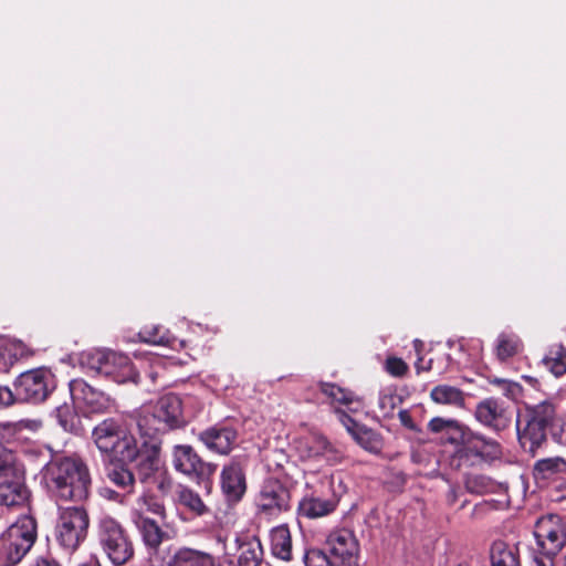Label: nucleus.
Wrapping results in <instances>:
<instances>
[{
	"label": "nucleus",
	"mask_w": 566,
	"mask_h": 566,
	"mask_svg": "<svg viewBox=\"0 0 566 566\" xmlns=\"http://www.w3.org/2000/svg\"><path fill=\"white\" fill-rule=\"evenodd\" d=\"M338 503L335 493L329 497L305 496L298 504L300 513L308 518H317L332 513Z\"/></svg>",
	"instance_id": "4be33fe9"
},
{
	"label": "nucleus",
	"mask_w": 566,
	"mask_h": 566,
	"mask_svg": "<svg viewBox=\"0 0 566 566\" xmlns=\"http://www.w3.org/2000/svg\"><path fill=\"white\" fill-rule=\"evenodd\" d=\"M77 566H102L96 556H90L86 560L82 562Z\"/></svg>",
	"instance_id": "864d4df0"
},
{
	"label": "nucleus",
	"mask_w": 566,
	"mask_h": 566,
	"mask_svg": "<svg viewBox=\"0 0 566 566\" xmlns=\"http://www.w3.org/2000/svg\"><path fill=\"white\" fill-rule=\"evenodd\" d=\"M516 429L521 447L532 455H535L546 441V427L527 418L524 427H522V421L517 419Z\"/></svg>",
	"instance_id": "412c9836"
},
{
	"label": "nucleus",
	"mask_w": 566,
	"mask_h": 566,
	"mask_svg": "<svg viewBox=\"0 0 566 566\" xmlns=\"http://www.w3.org/2000/svg\"><path fill=\"white\" fill-rule=\"evenodd\" d=\"M422 366H423V365H422V358H421V357H419V358H418V360H417V361H416V364H415V367H416V369H417V373L423 371V369H422L423 367H422Z\"/></svg>",
	"instance_id": "4d7b16f0"
},
{
	"label": "nucleus",
	"mask_w": 566,
	"mask_h": 566,
	"mask_svg": "<svg viewBox=\"0 0 566 566\" xmlns=\"http://www.w3.org/2000/svg\"><path fill=\"white\" fill-rule=\"evenodd\" d=\"M385 367L395 377H402L408 371V365L398 357H388Z\"/></svg>",
	"instance_id": "a18cd8bd"
},
{
	"label": "nucleus",
	"mask_w": 566,
	"mask_h": 566,
	"mask_svg": "<svg viewBox=\"0 0 566 566\" xmlns=\"http://www.w3.org/2000/svg\"><path fill=\"white\" fill-rule=\"evenodd\" d=\"M238 566H262L263 548L256 537L237 538Z\"/></svg>",
	"instance_id": "5701e85b"
},
{
	"label": "nucleus",
	"mask_w": 566,
	"mask_h": 566,
	"mask_svg": "<svg viewBox=\"0 0 566 566\" xmlns=\"http://www.w3.org/2000/svg\"><path fill=\"white\" fill-rule=\"evenodd\" d=\"M545 367L556 377L566 373V348L560 345L553 346L543 358Z\"/></svg>",
	"instance_id": "f704fd0d"
},
{
	"label": "nucleus",
	"mask_w": 566,
	"mask_h": 566,
	"mask_svg": "<svg viewBox=\"0 0 566 566\" xmlns=\"http://www.w3.org/2000/svg\"><path fill=\"white\" fill-rule=\"evenodd\" d=\"M23 469L11 451L0 453V475H13V480L0 481V514L4 509L23 505L28 500V490L23 483Z\"/></svg>",
	"instance_id": "0eeeda50"
},
{
	"label": "nucleus",
	"mask_w": 566,
	"mask_h": 566,
	"mask_svg": "<svg viewBox=\"0 0 566 566\" xmlns=\"http://www.w3.org/2000/svg\"><path fill=\"white\" fill-rule=\"evenodd\" d=\"M534 471L543 479H549L555 474H565L566 460L562 457L541 459L535 463Z\"/></svg>",
	"instance_id": "473e14b6"
},
{
	"label": "nucleus",
	"mask_w": 566,
	"mask_h": 566,
	"mask_svg": "<svg viewBox=\"0 0 566 566\" xmlns=\"http://www.w3.org/2000/svg\"><path fill=\"white\" fill-rule=\"evenodd\" d=\"M450 426H455V419L436 417L429 421L428 429L433 433H446Z\"/></svg>",
	"instance_id": "49530a36"
},
{
	"label": "nucleus",
	"mask_w": 566,
	"mask_h": 566,
	"mask_svg": "<svg viewBox=\"0 0 566 566\" xmlns=\"http://www.w3.org/2000/svg\"><path fill=\"white\" fill-rule=\"evenodd\" d=\"M167 566H217V559L208 552L180 546L170 553Z\"/></svg>",
	"instance_id": "6ab92c4d"
},
{
	"label": "nucleus",
	"mask_w": 566,
	"mask_h": 566,
	"mask_svg": "<svg viewBox=\"0 0 566 566\" xmlns=\"http://www.w3.org/2000/svg\"><path fill=\"white\" fill-rule=\"evenodd\" d=\"M107 349H91L78 355V365L84 373L95 376L104 374V366L108 355Z\"/></svg>",
	"instance_id": "c85d7f7f"
},
{
	"label": "nucleus",
	"mask_w": 566,
	"mask_h": 566,
	"mask_svg": "<svg viewBox=\"0 0 566 566\" xmlns=\"http://www.w3.org/2000/svg\"><path fill=\"white\" fill-rule=\"evenodd\" d=\"M237 431L229 426H214L201 431L198 439L211 451L228 454L237 441Z\"/></svg>",
	"instance_id": "dca6fc26"
},
{
	"label": "nucleus",
	"mask_w": 566,
	"mask_h": 566,
	"mask_svg": "<svg viewBox=\"0 0 566 566\" xmlns=\"http://www.w3.org/2000/svg\"><path fill=\"white\" fill-rule=\"evenodd\" d=\"M492 566H521L518 547L504 541H495L491 547Z\"/></svg>",
	"instance_id": "a878e982"
},
{
	"label": "nucleus",
	"mask_w": 566,
	"mask_h": 566,
	"mask_svg": "<svg viewBox=\"0 0 566 566\" xmlns=\"http://www.w3.org/2000/svg\"><path fill=\"white\" fill-rule=\"evenodd\" d=\"M142 436L149 438L184 424L181 399L172 394L160 397L155 403L143 406L135 418Z\"/></svg>",
	"instance_id": "f03ea898"
},
{
	"label": "nucleus",
	"mask_w": 566,
	"mask_h": 566,
	"mask_svg": "<svg viewBox=\"0 0 566 566\" xmlns=\"http://www.w3.org/2000/svg\"><path fill=\"white\" fill-rule=\"evenodd\" d=\"M53 389V375L44 368L24 371L14 381L17 399L25 402H42Z\"/></svg>",
	"instance_id": "6e6552de"
},
{
	"label": "nucleus",
	"mask_w": 566,
	"mask_h": 566,
	"mask_svg": "<svg viewBox=\"0 0 566 566\" xmlns=\"http://www.w3.org/2000/svg\"><path fill=\"white\" fill-rule=\"evenodd\" d=\"M30 566H61L54 558L38 557Z\"/></svg>",
	"instance_id": "3c124183"
},
{
	"label": "nucleus",
	"mask_w": 566,
	"mask_h": 566,
	"mask_svg": "<svg viewBox=\"0 0 566 566\" xmlns=\"http://www.w3.org/2000/svg\"><path fill=\"white\" fill-rule=\"evenodd\" d=\"M29 354L28 347L21 340L0 338V373H8L19 359Z\"/></svg>",
	"instance_id": "b1692460"
},
{
	"label": "nucleus",
	"mask_w": 566,
	"mask_h": 566,
	"mask_svg": "<svg viewBox=\"0 0 566 566\" xmlns=\"http://www.w3.org/2000/svg\"><path fill=\"white\" fill-rule=\"evenodd\" d=\"M474 416L482 426L494 431L505 430L512 420L510 410L503 402L494 398L480 401L475 407Z\"/></svg>",
	"instance_id": "4468645a"
},
{
	"label": "nucleus",
	"mask_w": 566,
	"mask_h": 566,
	"mask_svg": "<svg viewBox=\"0 0 566 566\" xmlns=\"http://www.w3.org/2000/svg\"><path fill=\"white\" fill-rule=\"evenodd\" d=\"M108 478L113 483L123 489L133 486L135 481L133 473L123 465H115L109 470Z\"/></svg>",
	"instance_id": "a19ab883"
},
{
	"label": "nucleus",
	"mask_w": 566,
	"mask_h": 566,
	"mask_svg": "<svg viewBox=\"0 0 566 566\" xmlns=\"http://www.w3.org/2000/svg\"><path fill=\"white\" fill-rule=\"evenodd\" d=\"M88 525L90 517L83 506L59 507L54 537L61 547L74 552L85 541Z\"/></svg>",
	"instance_id": "39448f33"
},
{
	"label": "nucleus",
	"mask_w": 566,
	"mask_h": 566,
	"mask_svg": "<svg viewBox=\"0 0 566 566\" xmlns=\"http://www.w3.org/2000/svg\"><path fill=\"white\" fill-rule=\"evenodd\" d=\"M138 337L142 342L153 345H163L171 348L184 346V340L172 337L168 331L158 325L145 326L138 333Z\"/></svg>",
	"instance_id": "cd10ccee"
},
{
	"label": "nucleus",
	"mask_w": 566,
	"mask_h": 566,
	"mask_svg": "<svg viewBox=\"0 0 566 566\" xmlns=\"http://www.w3.org/2000/svg\"><path fill=\"white\" fill-rule=\"evenodd\" d=\"M555 555L556 554H548L547 552H539L537 549H533V566H554Z\"/></svg>",
	"instance_id": "de8ad7c7"
},
{
	"label": "nucleus",
	"mask_w": 566,
	"mask_h": 566,
	"mask_svg": "<svg viewBox=\"0 0 566 566\" xmlns=\"http://www.w3.org/2000/svg\"><path fill=\"white\" fill-rule=\"evenodd\" d=\"M271 554L281 560L290 562L292 559V538L286 525H280L270 532Z\"/></svg>",
	"instance_id": "393cba45"
},
{
	"label": "nucleus",
	"mask_w": 566,
	"mask_h": 566,
	"mask_svg": "<svg viewBox=\"0 0 566 566\" xmlns=\"http://www.w3.org/2000/svg\"><path fill=\"white\" fill-rule=\"evenodd\" d=\"M43 479L57 501L87 499L91 475L87 465L75 457L55 458L43 469Z\"/></svg>",
	"instance_id": "f257e3e1"
},
{
	"label": "nucleus",
	"mask_w": 566,
	"mask_h": 566,
	"mask_svg": "<svg viewBox=\"0 0 566 566\" xmlns=\"http://www.w3.org/2000/svg\"><path fill=\"white\" fill-rule=\"evenodd\" d=\"M305 566H337L332 555L322 549H310L304 555Z\"/></svg>",
	"instance_id": "ea45409f"
},
{
	"label": "nucleus",
	"mask_w": 566,
	"mask_h": 566,
	"mask_svg": "<svg viewBox=\"0 0 566 566\" xmlns=\"http://www.w3.org/2000/svg\"><path fill=\"white\" fill-rule=\"evenodd\" d=\"M461 460L469 461L471 464L482 462L491 463L501 459L503 451L499 442L484 436L472 433L467 440L465 447H460L457 451Z\"/></svg>",
	"instance_id": "9b49d317"
},
{
	"label": "nucleus",
	"mask_w": 566,
	"mask_h": 566,
	"mask_svg": "<svg viewBox=\"0 0 566 566\" xmlns=\"http://www.w3.org/2000/svg\"><path fill=\"white\" fill-rule=\"evenodd\" d=\"M472 431L455 420V426H450L449 430L444 434L451 444L465 447L467 440L469 439V436H472Z\"/></svg>",
	"instance_id": "79ce46f5"
},
{
	"label": "nucleus",
	"mask_w": 566,
	"mask_h": 566,
	"mask_svg": "<svg viewBox=\"0 0 566 566\" xmlns=\"http://www.w3.org/2000/svg\"><path fill=\"white\" fill-rule=\"evenodd\" d=\"M335 411L338 415L339 421L345 426L347 431L353 436V431H356L357 427H360V426L358 423H356L348 415L340 411L338 408H336Z\"/></svg>",
	"instance_id": "8fccbe9b"
},
{
	"label": "nucleus",
	"mask_w": 566,
	"mask_h": 566,
	"mask_svg": "<svg viewBox=\"0 0 566 566\" xmlns=\"http://www.w3.org/2000/svg\"><path fill=\"white\" fill-rule=\"evenodd\" d=\"M36 539V523L24 515L13 523L1 537V555L8 565L18 564Z\"/></svg>",
	"instance_id": "423d86ee"
},
{
	"label": "nucleus",
	"mask_w": 566,
	"mask_h": 566,
	"mask_svg": "<svg viewBox=\"0 0 566 566\" xmlns=\"http://www.w3.org/2000/svg\"><path fill=\"white\" fill-rule=\"evenodd\" d=\"M326 549L337 566H359V543L352 531H333L326 539Z\"/></svg>",
	"instance_id": "9d476101"
},
{
	"label": "nucleus",
	"mask_w": 566,
	"mask_h": 566,
	"mask_svg": "<svg viewBox=\"0 0 566 566\" xmlns=\"http://www.w3.org/2000/svg\"><path fill=\"white\" fill-rule=\"evenodd\" d=\"M431 365H432V360H429L426 365H423V366H422V367H423V368H422V369H423V371H428V370H430V369H431Z\"/></svg>",
	"instance_id": "bf43d9fd"
},
{
	"label": "nucleus",
	"mask_w": 566,
	"mask_h": 566,
	"mask_svg": "<svg viewBox=\"0 0 566 566\" xmlns=\"http://www.w3.org/2000/svg\"><path fill=\"white\" fill-rule=\"evenodd\" d=\"M554 417L555 406L549 401H542L541 403L534 406L527 415L528 419L536 421L546 428L552 422Z\"/></svg>",
	"instance_id": "e433bc0d"
},
{
	"label": "nucleus",
	"mask_w": 566,
	"mask_h": 566,
	"mask_svg": "<svg viewBox=\"0 0 566 566\" xmlns=\"http://www.w3.org/2000/svg\"><path fill=\"white\" fill-rule=\"evenodd\" d=\"M536 548L539 552L557 554L566 543V527L559 515L541 516L534 526Z\"/></svg>",
	"instance_id": "1a4fd4ad"
},
{
	"label": "nucleus",
	"mask_w": 566,
	"mask_h": 566,
	"mask_svg": "<svg viewBox=\"0 0 566 566\" xmlns=\"http://www.w3.org/2000/svg\"><path fill=\"white\" fill-rule=\"evenodd\" d=\"M321 391L328 398L332 405L346 407H349L353 403L359 405V400L353 395V392L334 384H322Z\"/></svg>",
	"instance_id": "72a5a7b5"
},
{
	"label": "nucleus",
	"mask_w": 566,
	"mask_h": 566,
	"mask_svg": "<svg viewBox=\"0 0 566 566\" xmlns=\"http://www.w3.org/2000/svg\"><path fill=\"white\" fill-rule=\"evenodd\" d=\"M96 447L118 462H133L138 455V444L126 422L105 419L93 430Z\"/></svg>",
	"instance_id": "7ed1b4c3"
},
{
	"label": "nucleus",
	"mask_w": 566,
	"mask_h": 566,
	"mask_svg": "<svg viewBox=\"0 0 566 566\" xmlns=\"http://www.w3.org/2000/svg\"><path fill=\"white\" fill-rule=\"evenodd\" d=\"M478 560L473 559H463L458 563H455L453 566H478Z\"/></svg>",
	"instance_id": "5fc2aeb1"
},
{
	"label": "nucleus",
	"mask_w": 566,
	"mask_h": 566,
	"mask_svg": "<svg viewBox=\"0 0 566 566\" xmlns=\"http://www.w3.org/2000/svg\"><path fill=\"white\" fill-rule=\"evenodd\" d=\"M413 343H415L416 350L419 353L420 352V347L422 346V343L419 339H416Z\"/></svg>",
	"instance_id": "13d9d810"
},
{
	"label": "nucleus",
	"mask_w": 566,
	"mask_h": 566,
	"mask_svg": "<svg viewBox=\"0 0 566 566\" xmlns=\"http://www.w3.org/2000/svg\"><path fill=\"white\" fill-rule=\"evenodd\" d=\"M138 509H140L142 516H145V513L147 512L154 513L156 515H163L165 512V509L160 503L147 495H142L136 500V503L132 510V518L136 517V515L139 513Z\"/></svg>",
	"instance_id": "58836bf2"
},
{
	"label": "nucleus",
	"mask_w": 566,
	"mask_h": 566,
	"mask_svg": "<svg viewBox=\"0 0 566 566\" xmlns=\"http://www.w3.org/2000/svg\"><path fill=\"white\" fill-rule=\"evenodd\" d=\"M14 399L15 392L13 394L9 387L0 386V408L12 405Z\"/></svg>",
	"instance_id": "09e8293b"
},
{
	"label": "nucleus",
	"mask_w": 566,
	"mask_h": 566,
	"mask_svg": "<svg viewBox=\"0 0 566 566\" xmlns=\"http://www.w3.org/2000/svg\"><path fill=\"white\" fill-rule=\"evenodd\" d=\"M103 376L111 378L117 384L137 382L138 378V374L129 358L126 355L112 350L108 352Z\"/></svg>",
	"instance_id": "a211bd4d"
},
{
	"label": "nucleus",
	"mask_w": 566,
	"mask_h": 566,
	"mask_svg": "<svg viewBox=\"0 0 566 566\" xmlns=\"http://www.w3.org/2000/svg\"><path fill=\"white\" fill-rule=\"evenodd\" d=\"M221 488L230 501H239L245 492V476L239 462L226 465L221 473Z\"/></svg>",
	"instance_id": "aec40b11"
},
{
	"label": "nucleus",
	"mask_w": 566,
	"mask_h": 566,
	"mask_svg": "<svg viewBox=\"0 0 566 566\" xmlns=\"http://www.w3.org/2000/svg\"><path fill=\"white\" fill-rule=\"evenodd\" d=\"M553 438L558 444L566 447V428H563L559 432H555Z\"/></svg>",
	"instance_id": "603ef678"
},
{
	"label": "nucleus",
	"mask_w": 566,
	"mask_h": 566,
	"mask_svg": "<svg viewBox=\"0 0 566 566\" xmlns=\"http://www.w3.org/2000/svg\"><path fill=\"white\" fill-rule=\"evenodd\" d=\"M398 397L390 391H381L378 398V406L382 416H389L392 413L397 406Z\"/></svg>",
	"instance_id": "c03bdc74"
},
{
	"label": "nucleus",
	"mask_w": 566,
	"mask_h": 566,
	"mask_svg": "<svg viewBox=\"0 0 566 566\" xmlns=\"http://www.w3.org/2000/svg\"><path fill=\"white\" fill-rule=\"evenodd\" d=\"M70 392L74 402L81 405L87 412L103 413L115 408V401L105 392L90 386L82 379L70 382Z\"/></svg>",
	"instance_id": "f8f14e48"
},
{
	"label": "nucleus",
	"mask_w": 566,
	"mask_h": 566,
	"mask_svg": "<svg viewBox=\"0 0 566 566\" xmlns=\"http://www.w3.org/2000/svg\"><path fill=\"white\" fill-rule=\"evenodd\" d=\"M353 437L359 446L371 453H378L382 448L379 434L366 427H357L356 431H353Z\"/></svg>",
	"instance_id": "c9c22d12"
},
{
	"label": "nucleus",
	"mask_w": 566,
	"mask_h": 566,
	"mask_svg": "<svg viewBox=\"0 0 566 566\" xmlns=\"http://www.w3.org/2000/svg\"><path fill=\"white\" fill-rule=\"evenodd\" d=\"M491 384L495 385L510 399L515 400L522 395V386L516 381L494 378Z\"/></svg>",
	"instance_id": "37998d69"
},
{
	"label": "nucleus",
	"mask_w": 566,
	"mask_h": 566,
	"mask_svg": "<svg viewBox=\"0 0 566 566\" xmlns=\"http://www.w3.org/2000/svg\"><path fill=\"white\" fill-rule=\"evenodd\" d=\"M554 566H566V555L554 556Z\"/></svg>",
	"instance_id": "6e6d98bb"
},
{
	"label": "nucleus",
	"mask_w": 566,
	"mask_h": 566,
	"mask_svg": "<svg viewBox=\"0 0 566 566\" xmlns=\"http://www.w3.org/2000/svg\"><path fill=\"white\" fill-rule=\"evenodd\" d=\"M305 457L327 465H335L343 459L342 451L322 436L313 434L305 443Z\"/></svg>",
	"instance_id": "f3484780"
},
{
	"label": "nucleus",
	"mask_w": 566,
	"mask_h": 566,
	"mask_svg": "<svg viewBox=\"0 0 566 566\" xmlns=\"http://www.w3.org/2000/svg\"><path fill=\"white\" fill-rule=\"evenodd\" d=\"M138 512H140V509H138ZM133 522L139 530L143 541L147 546L156 548L160 545L164 532L154 520L142 516V514L138 513L136 517H133Z\"/></svg>",
	"instance_id": "bb28decb"
},
{
	"label": "nucleus",
	"mask_w": 566,
	"mask_h": 566,
	"mask_svg": "<svg viewBox=\"0 0 566 566\" xmlns=\"http://www.w3.org/2000/svg\"><path fill=\"white\" fill-rule=\"evenodd\" d=\"M522 349V342L515 334L502 333L496 340V356L500 360H505Z\"/></svg>",
	"instance_id": "2f4dec72"
},
{
	"label": "nucleus",
	"mask_w": 566,
	"mask_h": 566,
	"mask_svg": "<svg viewBox=\"0 0 566 566\" xmlns=\"http://www.w3.org/2000/svg\"><path fill=\"white\" fill-rule=\"evenodd\" d=\"M430 398L438 405H447L452 407H464V392L459 388L450 385H438L430 391Z\"/></svg>",
	"instance_id": "c756f323"
},
{
	"label": "nucleus",
	"mask_w": 566,
	"mask_h": 566,
	"mask_svg": "<svg viewBox=\"0 0 566 566\" xmlns=\"http://www.w3.org/2000/svg\"><path fill=\"white\" fill-rule=\"evenodd\" d=\"M54 415H55V418H56L59 424L65 431L75 430L77 418H76V413H75L73 405L63 403V405L56 407Z\"/></svg>",
	"instance_id": "4c0bfd02"
},
{
	"label": "nucleus",
	"mask_w": 566,
	"mask_h": 566,
	"mask_svg": "<svg viewBox=\"0 0 566 566\" xmlns=\"http://www.w3.org/2000/svg\"><path fill=\"white\" fill-rule=\"evenodd\" d=\"M178 505L187 509L191 514L200 516L207 512V506L200 495L186 486H179L176 492Z\"/></svg>",
	"instance_id": "7c9ffc66"
},
{
	"label": "nucleus",
	"mask_w": 566,
	"mask_h": 566,
	"mask_svg": "<svg viewBox=\"0 0 566 566\" xmlns=\"http://www.w3.org/2000/svg\"><path fill=\"white\" fill-rule=\"evenodd\" d=\"M171 463L176 471L190 478L209 475L216 470L214 465L203 462L189 444L174 446Z\"/></svg>",
	"instance_id": "ddd939ff"
},
{
	"label": "nucleus",
	"mask_w": 566,
	"mask_h": 566,
	"mask_svg": "<svg viewBox=\"0 0 566 566\" xmlns=\"http://www.w3.org/2000/svg\"><path fill=\"white\" fill-rule=\"evenodd\" d=\"M97 541L111 563L122 566L134 556V546L126 530L109 515L102 516L97 522Z\"/></svg>",
	"instance_id": "20e7f679"
},
{
	"label": "nucleus",
	"mask_w": 566,
	"mask_h": 566,
	"mask_svg": "<svg viewBox=\"0 0 566 566\" xmlns=\"http://www.w3.org/2000/svg\"><path fill=\"white\" fill-rule=\"evenodd\" d=\"M289 491L276 480H268L263 483L256 497V506L266 515H276L289 509Z\"/></svg>",
	"instance_id": "2eb2a0df"
}]
</instances>
